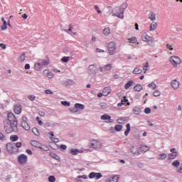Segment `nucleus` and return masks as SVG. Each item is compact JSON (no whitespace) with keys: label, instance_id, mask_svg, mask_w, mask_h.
<instances>
[{"label":"nucleus","instance_id":"58836bf2","mask_svg":"<svg viewBox=\"0 0 182 182\" xmlns=\"http://www.w3.org/2000/svg\"><path fill=\"white\" fill-rule=\"evenodd\" d=\"M114 129L116 132H121L123 129V126L120 124L115 125Z\"/></svg>","mask_w":182,"mask_h":182},{"label":"nucleus","instance_id":"6ab92c4d","mask_svg":"<svg viewBox=\"0 0 182 182\" xmlns=\"http://www.w3.org/2000/svg\"><path fill=\"white\" fill-rule=\"evenodd\" d=\"M111 92H112V88H110V87H105L103 90L104 96H108L109 95H110Z\"/></svg>","mask_w":182,"mask_h":182},{"label":"nucleus","instance_id":"b1692460","mask_svg":"<svg viewBox=\"0 0 182 182\" xmlns=\"http://www.w3.org/2000/svg\"><path fill=\"white\" fill-rule=\"evenodd\" d=\"M143 73V70L135 68L134 70L132 71L133 75H140V73Z\"/></svg>","mask_w":182,"mask_h":182},{"label":"nucleus","instance_id":"f704fd0d","mask_svg":"<svg viewBox=\"0 0 182 182\" xmlns=\"http://www.w3.org/2000/svg\"><path fill=\"white\" fill-rule=\"evenodd\" d=\"M104 70L105 72H109V70H112V64H107L104 66Z\"/></svg>","mask_w":182,"mask_h":182},{"label":"nucleus","instance_id":"052dcab7","mask_svg":"<svg viewBox=\"0 0 182 182\" xmlns=\"http://www.w3.org/2000/svg\"><path fill=\"white\" fill-rule=\"evenodd\" d=\"M14 146H16L17 148L22 147V142L14 143Z\"/></svg>","mask_w":182,"mask_h":182},{"label":"nucleus","instance_id":"dca6fc26","mask_svg":"<svg viewBox=\"0 0 182 182\" xmlns=\"http://www.w3.org/2000/svg\"><path fill=\"white\" fill-rule=\"evenodd\" d=\"M1 21L3 22V26H1V31H6V29H8V23L4 18H1Z\"/></svg>","mask_w":182,"mask_h":182},{"label":"nucleus","instance_id":"6e6552de","mask_svg":"<svg viewBox=\"0 0 182 182\" xmlns=\"http://www.w3.org/2000/svg\"><path fill=\"white\" fill-rule=\"evenodd\" d=\"M102 142L97 139H94L90 145L91 149H102Z\"/></svg>","mask_w":182,"mask_h":182},{"label":"nucleus","instance_id":"13d9d810","mask_svg":"<svg viewBox=\"0 0 182 182\" xmlns=\"http://www.w3.org/2000/svg\"><path fill=\"white\" fill-rule=\"evenodd\" d=\"M53 76H54L53 73L49 72L46 77H48V79H52Z\"/></svg>","mask_w":182,"mask_h":182},{"label":"nucleus","instance_id":"9d476101","mask_svg":"<svg viewBox=\"0 0 182 182\" xmlns=\"http://www.w3.org/2000/svg\"><path fill=\"white\" fill-rule=\"evenodd\" d=\"M102 177L103 175L101 173L92 172L89 174L90 178H96V180H99V178H102Z\"/></svg>","mask_w":182,"mask_h":182},{"label":"nucleus","instance_id":"79ce46f5","mask_svg":"<svg viewBox=\"0 0 182 182\" xmlns=\"http://www.w3.org/2000/svg\"><path fill=\"white\" fill-rule=\"evenodd\" d=\"M160 95H161V92H160V90H155V91L153 92V95H154L155 97H159V96H160Z\"/></svg>","mask_w":182,"mask_h":182},{"label":"nucleus","instance_id":"774afa93","mask_svg":"<svg viewBox=\"0 0 182 182\" xmlns=\"http://www.w3.org/2000/svg\"><path fill=\"white\" fill-rule=\"evenodd\" d=\"M0 48H1V49H6V45H5L4 43H0Z\"/></svg>","mask_w":182,"mask_h":182},{"label":"nucleus","instance_id":"6e6d98bb","mask_svg":"<svg viewBox=\"0 0 182 182\" xmlns=\"http://www.w3.org/2000/svg\"><path fill=\"white\" fill-rule=\"evenodd\" d=\"M144 113H146V114H150V113H151V109L149 107H146L144 109Z\"/></svg>","mask_w":182,"mask_h":182},{"label":"nucleus","instance_id":"a18cd8bd","mask_svg":"<svg viewBox=\"0 0 182 182\" xmlns=\"http://www.w3.org/2000/svg\"><path fill=\"white\" fill-rule=\"evenodd\" d=\"M127 8V3L124 2L122 4L121 8L119 9H122V11H123V12L124 13V9H126Z\"/></svg>","mask_w":182,"mask_h":182},{"label":"nucleus","instance_id":"680f3d73","mask_svg":"<svg viewBox=\"0 0 182 182\" xmlns=\"http://www.w3.org/2000/svg\"><path fill=\"white\" fill-rule=\"evenodd\" d=\"M60 149H61V150H66V149H68V146H66V145L65 144H61L60 146Z\"/></svg>","mask_w":182,"mask_h":182},{"label":"nucleus","instance_id":"e433bc0d","mask_svg":"<svg viewBox=\"0 0 182 182\" xmlns=\"http://www.w3.org/2000/svg\"><path fill=\"white\" fill-rule=\"evenodd\" d=\"M143 89V87L140 85H137L134 87V92H140Z\"/></svg>","mask_w":182,"mask_h":182},{"label":"nucleus","instance_id":"39448f33","mask_svg":"<svg viewBox=\"0 0 182 182\" xmlns=\"http://www.w3.org/2000/svg\"><path fill=\"white\" fill-rule=\"evenodd\" d=\"M111 14H112L113 16H117V18H119V19H124V13L122 11V9H119V12H117L116 9H113Z\"/></svg>","mask_w":182,"mask_h":182},{"label":"nucleus","instance_id":"2f4dec72","mask_svg":"<svg viewBox=\"0 0 182 182\" xmlns=\"http://www.w3.org/2000/svg\"><path fill=\"white\" fill-rule=\"evenodd\" d=\"M176 157H177V152H173V153L169 154V155H168L169 160H173V159H176Z\"/></svg>","mask_w":182,"mask_h":182},{"label":"nucleus","instance_id":"5701e85b","mask_svg":"<svg viewBox=\"0 0 182 182\" xmlns=\"http://www.w3.org/2000/svg\"><path fill=\"white\" fill-rule=\"evenodd\" d=\"M157 29V23L153 22L151 23L149 27V31L151 32L152 31H156Z\"/></svg>","mask_w":182,"mask_h":182},{"label":"nucleus","instance_id":"a878e982","mask_svg":"<svg viewBox=\"0 0 182 182\" xmlns=\"http://www.w3.org/2000/svg\"><path fill=\"white\" fill-rule=\"evenodd\" d=\"M103 35H105V36H109L110 35V28L109 27L103 29Z\"/></svg>","mask_w":182,"mask_h":182},{"label":"nucleus","instance_id":"72a5a7b5","mask_svg":"<svg viewBox=\"0 0 182 182\" xmlns=\"http://www.w3.org/2000/svg\"><path fill=\"white\" fill-rule=\"evenodd\" d=\"M167 159V154L165 153L159 154L158 160H166Z\"/></svg>","mask_w":182,"mask_h":182},{"label":"nucleus","instance_id":"423d86ee","mask_svg":"<svg viewBox=\"0 0 182 182\" xmlns=\"http://www.w3.org/2000/svg\"><path fill=\"white\" fill-rule=\"evenodd\" d=\"M27 120H28V118H26V117H23L21 124V127H23L24 130L29 132V130H31V126H29V124H28Z\"/></svg>","mask_w":182,"mask_h":182},{"label":"nucleus","instance_id":"20e7f679","mask_svg":"<svg viewBox=\"0 0 182 182\" xmlns=\"http://www.w3.org/2000/svg\"><path fill=\"white\" fill-rule=\"evenodd\" d=\"M170 62L175 68H177V65H181V59L178 56L172 55L170 58Z\"/></svg>","mask_w":182,"mask_h":182},{"label":"nucleus","instance_id":"c85d7f7f","mask_svg":"<svg viewBox=\"0 0 182 182\" xmlns=\"http://www.w3.org/2000/svg\"><path fill=\"white\" fill-rule=\"evenodd\" d=\"M70 153L73 154V156H77V154L82 153V151H79L77 149H72Z\"/></svg>","mask_w":182,"mask_h":182},{"label":"nucleus","instance_id":"4c0bfd02","mask_svg":"<svg viewBox=\"0 0 182 182\" xmlns=\"http://www.w3.org/2000/svg\"><path fill=\"white\" fill-rule=\"evenodd\" d=\"M19 139V136H18V135H13L10 136V140H11V141H18Z\"/></svg>","mask_w":182,"mask_h":182},{"label":"nucleus","instance_id":"c03bdc74","mask_svg":"<svg viewBox=\"0 0 182 182\" xmlns=\"http://www.w3.org/2000/svg\"><path fill=\"white\" fill-rule=\"evenodd\" d=\"M69 59H70V57H66V56H65V57H63L62 58V59H61V60H62V62H63L64 63H68V62H69Z\"/></svg>","mask_w":182,"mask_h":182},{"label":"nucleus","instance_id":"3c124183","mask_svg":"<svg viewBox=\"0 0 182 182\" xmlns=\"http://www.w3.org/2000/svg\"><path fill=\"white\" fill-rule=\"evenodd\" d=\"M148 86L149 87H152L153 90H154L156 87H157V85L154 82H151L150 84H149Z\"/></svg>","mask_w":182,"mask_h":182},{"label":"nucleus","instance_id":"09e8293b","mask_svg":"<svg viewBox=\"0 0 182 182\" xmlns=\"http://www.w3.org/2000/svg\"><path fill=\"white\" fill-rule=\"evenodd\" d=\"M61 105H63V106H65L67 107H69V106H70V102H69L68 101H62Z\"/></svg>","mask_w":182,"mask_h":182},{"label":"nucleus","instance_id":"f03ea898","mask_svg":"<svg viewBox=\"0 0 182 182\" xmlns=\"http://www.w3.org/2000/svg\"><path fill=\"white\" fill-rule=\"evenodd\" d=\"M141 39L144 42H146L149 46H151V48H154V46H156L154 39H153L151 36L147 35V33H144L141 35Z\"/></svg>","mask_w":182,"mask_h":182},{"label":"nucleus","instance_id":"ddd939ff","mask_svg":"<svg viewBox=\"0 0 182 182\" xmlns=\"http://www.w3.org/2000/svg\"><path fill=\"white\" fill-rule=\"evenodd\" d=\"M101 120H105L106 123H113V119H112V117L110 115L104 114L101 116Z\"/></svg>","mask_w":182,"mask_h":182},{"label":"nucleus","instance_id":"864d4df0","mask_svg":"<svg viewBox=\"0 0 182 182\" xmlns=\"http://www.w3.org/2000/svg\"><path fill=\"white\" fill-rule=\"evenodd\" d=\"M28 99H29V100H31V102H33V100L36 99V97L33 95H30L28 96Z\"/></svg>","mask_w":182,"mask_h":182},{"label":"nucleus","instance_id":"bb28decb","mask_svg":"<svg viewBox=\"0 0 182 182\" xmlns=\"http://www.w3.org/2000/svg\"><path fill=\"white\" fill-rule=\"evenodd\" d=\"M140 149L142 150V151L146 153V151H149L150 150V146H149L147 145H141L140 146Z\"/></svg>","mask_w":182,"mask_h":182},{"label":"nucleus","instance_id":"49530a36","mask_svg":"<svg viewBox=\"0 0 182 182\" xmlns=\"http://www.w3.org/2000/svg\"><path fill=\"white\" fill-rule=\"evenodd\" d=\"M32 132L33 133L36 135V136H39V130H38V128L34 127L32 129Z\"/></svg>","mask_w":182,"mask_h":182},{"label":"nucleus","instance_id":"bf43d9fd","mask_svg":"<svg viewBox=\"0 0 182 182\" xmlns=\"http://www.w3.org/2000/svg\"><path fill=\"white\" fill-rule=\"evenodd\" d=\"M149 66V62H146V65L144 66V70H145L144 73H146V72H147Z\"/></svg>","mask_w":182,"mask_h":182},{"label":"nucleus","instance_id":"0e129e2a","mask_svg":"<svg viewBox=\"0 0 182 182\" xmlns=\"http://www.w3.org/2000/svg\"><path fill=\"white\" fill-rule=\"evenodd\" d=\"M45 93H46V95H53V92H52V91L50 90H46L45 91Z\"/></svg>","mask_w":182,"mask_h":182},{"label":"nucleus","instance_id":"7ed1b4c3","mask_svg":"<svg viewBox=\"0 0 182 182\" xmlns=\"http://www.w3.org/2000/svg\"><path fill=\"white\" fill-rule=\"evenodd\" d=\"M97 72V66L96 65L92 64L90 65L87 69V73L89 76H95Z\"/></svg>","mask_w":182,"mask_h":182},{"label":"nucleus","instance_id":"c9c22d12","mask_svg":"<svg viewBox=\"0 0 182 182\" xmlns=\"http://www.w3.org/2000/svg\"><path fill=\"white\" fill-rule=\"evenodd\" d=\"M127 130L124 132V135L125 136H129V133H130V124H127L126 125Z\"/></svg>","mask_w":182,"mask_h":182},{"label":"nucleus","instance_id":"473e14b6","mask_svg":"<svg viewBox=\"0 0 182 182\" xmlns=\"http://www.w3.org/2000/svg\"><path fill=\"white\" fill-rule=\"evenodd\" d=\"M129 102V100L126 99V97H124L123 100H121V103H118V107H122L124 103H127Z\"/></svg>","mask_w":182,"mask_h":182},{"label":"nucleus","instance_id":"393cba45","mask_svg":"<svg viewBox=\"0 0 182 182\" xmlns=\"http://www.w3.org/2000/svg\"><path fill=\"white\" fill-rule=\"evenodd\" d=\"M149 19H150V21H152L153 22H154V21H156V14H154L153 12H150L149 14Z\"/></svg>","mask_w":182,"mask_h":182},{"label":"nucleus","instance_id":"7c9ffc66","mask_svg":"<svg viewBox=\"0 0 182 182\" xmlns=\"http://www.w3.org/2000/svg\"><path fill=\"white\" fill-rule=\"evenodd\" d=\"M117 122L119 123V124H123V123H126V122H127V118L120 117L117 119Z\"/></svg>","mask_w":182,"mask_h":182},{"label":"nucleus","instance_id":"412c9836","mask_svg":"<svg viewBox=\"0 0 182 182\" xmlns=\"http://www.w3.org/2000/svg\"><path fill=\"white\" fill-rule=\"evenodd\" d=\"M42 68H43V67L39 60L37 63H36V64L34 65L35 70H41L42 69Z\"/></svg>","mask_w":182,"mask_h":182},{"label":"nucleus","instance_id":"0eeeda50","mask_svg":"<svg viewBox=\"0 0 182 182\" xmlns=\"http://www.w3.org/2000/svg\"><path fill=\"white\" fill-rule=\"evenodd\" d=\"M107 49L109 55H114L116 52V43H114V42H110L108 43Z\"/></svg>","mask_w":182,"mask_h":182},{"label":"nucleus","instance_id":"a211bd4d","mask_svg":"<svg viewBox=\"0 0 182 182\" xmlns=\"http://www.w3.org/2000/svg\"><path fill=\"white\" fill-rule=\"evenodd\" d=\"M75 107L77 109V112H79V110H85V105L83 104L76 103L75 104Z\"/></svg>","mask_w":182,"mask_h":182},{"label":"nucleus","instance_id":"f257e3e1","mask_svg":"<svg viewBox=\"0 0 182 182\" xmlns=\"http://www.w3.org/2000/svg\"><path fill=\"white\" fill-rule=\"evenodd\" d=\"M4 130L8 134L18 132V120L13 113L8 114V118L4 122Z\"/></svg>","mask_w":182,"mask_h":182},{"label":"nucleus","instance_id":"e2e57ef3","mask_svg":"<svg viewBox=\"0 0 182 182\" xmlns=\"http://www.w3.org/2000/svg\"><path fill=\"white\" fill-rule=\"evenodd\" d=\"M48 73H49V70H44L43 71V75H44V76H48Z\"/></svg>","mask_w":182,"mask_h":182},{"label":"nucleus","instance_id":"69168bd1","mask_svg":"<svg viewBox=\"0 0 182 182\" xmlns=\"http://www.w3.org/2000/svg\"><path fill=\"white\" fill-rule=\"evenodd\" d=\"M77 178H83L84 180H86V178H87V176L86 175L78 176Z\"/></svg>","mask_w":182,"mask_h":182},{"label":"nucleus","instance_id":"a19ab883","mask_svg":"<svg viewBox=\"0 0 182 182\" xmlns=\"http://www.w3.org/2000/svg\"><path fill=\"white\" fill-rule=\"evenodd\" d=\"M19 62H24L25 61V53H23L20 57L18 58Z\"/></svg>","mask_w":182,"mask_h":182},{"label":"nucleus","instance_id":"37998d69","mask_svg":"<svg viewBox=\"0 0 182 182\" xmlns=\"http://www.w3.org/2000/svg\"><path fill=\"white\" fill-rule=\"evenodd\" d=\"M94 9L97 11L98 15H102V11L100 10V8H99L97 5L94 6Z\"/></svg>","mask_w":182,"mask_h":182},{"label":"nucleus","instance_id":"4d7b16f0","mask_svg":"<svg viewBox=\"0 0 182 182\" xmlns=\"http://www.w3.org/2000/svg\"><path fill=\"white\" fill-rule=\"evenodd\" d=\"M176 173H179V174H182V165H181L179 168H176Z\"/></svg>","mask_w":182,"mask_h":182},{"label":"nucleus","instance_id":"f3484780","mask_svg":"<svg viewBox=\"0 0 182 182\" xmlns=\"http://www.w3.org/2000/svg\"><path fill=\"white\" fill-rule=\"evenodd\" d=\"M63 85L64 86H73V85H75V81H73V80H67L63 82Z\"/></svg>","mask_w":182,"mask_h":182},{"label":"nucleus","instance_id":"338daca9","mask_svg":"<svg viewBox=\"0 0 182 182\" xmlns=\"http://www.w3.org/2000/svg\"><path fill=\"white\" fill-rule=\"evenodd\" d=\"M166 48L167 49H169V50H173V46L170 45V44H166Z\"/></svg>","mask_w":182,"mask_h":182},{"label":"nucleus","instance_id":"aec40b11","mask_svg":"<svg viewBox=\"0 0 182 182\" xmlns=\"http://www.w3.org/2000/svg\"><path fill=\"white\" fill-rule=\"evenodd\" d=\"M132 112L134 114L139 116L140 115V113H141V109H140V107H135L133 108Z\"/></svg>","mask_w":182,"mask_h":182},{"label":"nucleus","instance_id":"2eb2a0df","mask_svg":"<svg viewBox=\"0 0 182 182\" xmlns=\"http://www.w3.org/2000/svg\"><path fill=\"white\" fill-rule=\"evenodd\" d=\"M15 144V143H13V144H11V143H9L6 144V149L9 151V153H14V149L15 147L14 146Z\"/></svg>","mask_w":182,"mask_h":182},{"label":"nucleus","instance_id":"ea45409f","mask_svg":"<svg viewBox=\"0 0 182 182\" xmlns=\"http://www.w3.org/2000/svg\"><path fill=\"white\" fill-rule=\"evenodd\" d=\"M133 81L130 80L124 86V88L126 89V90H127V89H129L130 87V86H132L133 85Z\"/></svg>","mask_w":182,"mask_h":182},{"label":"nucleus","instance_id":"8fccbe9b","mask_svg":"<svg viewBox=\"0 0 182 182\" xmlns=\"http://www.w3.org/2000/svg\"><path fill=\"white\" fill-rule=\"evenodd\" d=\"M69 112H70L71 113H77V109L76 107H70L68 109Z\"/></svg>","mask_w":182,"mask_h":182},{"label":"nucleus","instance_id":"5fc2aeb1","mask_svg":"<svg viewBox=\"0 0 182 182\" xmlns=\"http://www.w3.org/2000/svg\"><path fill=\"white\" fill-rule=\"evenodd\" d=\"M31 144L34 147H38V146H39V142L36 141H31Z\"/></svg>","mask_w":182,"mask_h":182},{"label":"nucleus","instance_id":"4be33fe9","mask_svg":"<svg viewBox=\"0 0 182 182\" xmlns=\"http://www.w3.org/2000/svg\"><path fill=\"white\" fill-rule=\"evenodd\" d=\"M21 112H22V107H21V106L14 107V113H16V114H21Z\"/></svg>","mask_w":182,"mask_h":182},{"label":"nucleus","instance_id":"603ef678","mask_svg":"<svg viewBox=\"0 0 182 182\" xmlns=\"http://www.w3.org/2000/svg\"><path fill=\"white\" fill-rule=\"evenodd\" d=\"M48 181L55 182V181H56V178H55L54 176H50L48 177Z\"/></svg>","mask_w":182,"mask_h":182},{"label":"nucleus","instance_id":"c756f323","mask_svg":"<svg viewBox=\"0 0 182 182\" xmlns=\"http://www.w3.org/2000/svg\"><path fill=\"white\" fill-rule=\"evenodd\" d=\"M128 43H137V38L132 37L131 38H127Z\"/></svg>","mask_w":182,"mask_h":182},{"label":"nucleus","instance_id":"f8f14e48","mask_svg":"<svg viewBox=\"0 0 182 182\" xmlns=\"http://www.w3.org/2000/svg\"><path fill=\"white\" fill-rule=\"evenodd\" d=\"M130 152L132 154H136L137 156L140 155V151H139V146L136 145L132 146L130 148Z\"/></svg>","mask_w":182,"mask_h":182},{"label":"nucleus","instance_id":"9b49d317","mask_svg":"<svg viewBox=\"0 0 182 182\" xmlns=\"http://www.w3.org/2000/svg\"><path fill=\"white\" fill-rule=\"evenodd\" d=\"M171 86L173 90H177L178 87H180V82H178L177 80H173L171 82Z\"/></svg>","mask_w":182,"mask_h":182},{"label":"nucleus","instance_id":"4468645a","mask_svg":"<svg viewBox=\"0 0 182 182\" xmlns=\"http://www.w3.org/2000/svg\"><path fill=\"white\" fill-rule=\"evenodd\" d=\"M119 181V176L115 175L112 177H109L106 179L105 182H117Z\"/></svg>","mask_w":182,"mask_h":182},{"label":"nucleus","instance_id":"de8ad7c7","mask_svg":"<svg viewBox=\"0 0 182 182\" xmlns=\"http://www.w3.org/2000/svg\"><path fill=\"white\" fill-rule=\"evenodd\" d=\"M172 166H173V167H178V166H180V161L178 160H176L172 163Z\"/></svg>","mask_w":182,"mask_h":182},{"label":"nucleus","instance_id":"1a4fd4ad","mask_svg":"<svg viewBox=\"0 0 182 182\" xmlns=\"http://www.w3.org/2000/svg\"><path fill=\"white\" fill-rule=\"evenodd\" d=\"M18 160L19 164L23 166V164H26V162L28 161V156L25 154H21L20 156H18Z\"/></svg>","mask_w":182,"mask_h":182},{"label":"nucleus","instance_id":"cd10ccee","mask_svg":"<svg viewBox=\"0 0 182 182\" xmlns=\"http://www.w3.org/2000/svg\"><path fill=\"white\" fill-rule=\"evenodd\" d=\"M40 63H41V66H48L49 65V60H46L44 59L39 60Z\"/></svg>","mask_w":182,"mask_h":182}]
</instances>
